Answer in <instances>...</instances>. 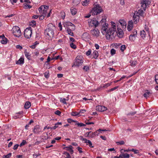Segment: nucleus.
Segmentation results:
<instances>
[{"label":"nucleus","instance_id":"nucleus-1","mask_svg":"<svg viewBox=\"0 0 158 158\" xmlns=\"http://www.w3.org/2000/svg\"><path fill=\"white\" fill-rule=\"evenodd\" d=\"M106 21V19H102L101 21L100 22L102 25L101 31L103 34H106V36L107 39L109 40L110 39L111 40H113L114 39L116 35V34H114L116 29V26L114 25L115 23L112 22V25L113 27L107 29L108 24L105 23Z\"/></svg>","mask_w":158,"mask_h":158},{"label":"nucleus","instance_id":"nucleus-2","mask_svg":"<svg viewBox=\"0 0 158 158\" xmlns=\"http://www.w3.org/2000/svg\"><path fill=\"white\" fill-rule=\"evenodd\" d=\"M48 28L45 30L44 34L49 40H52L54 36V30L55 27L52 23L48 24Z\"/></svg>","mask_w":158,"mask_h":158},{"label":"nucleus","instance_id":"nucleus-3","mask_svg":"<svg viewBox=\"0 0 158 158\" xmlns=\"http://www.w3.org/2000/svg\"><path fill=\"white\" fill-rule=\"evenodd\" d=\"M83 62V57L81 56H77L74 62L73 65L74 66L79 67L81 65Z\"/></svg>","mask_w":158,"mask_h":158},{"label":"nucleus","instance_id":"nucleus-4","mask_svg":"<svg viewBox=\"0 0 158 158\" xmlns=\"http://www.w3.org/2000/svg\"><path fill=\"white\" fill-rule=\"evenodd\" d=\"M12 32L14 36L18 37H19L21 35L20 29L18 26H15L13 27Z\"/></svg>","mask_w":158,"mask_h":158},{"label":"nucleus","instance_id":"nucleus-5","mask_svg":"<svg viewBox=\"0 0 158 158\" xmlns=\"http://www.w3.org/2000/svg\"><path fill=\"white\" fill-rule=\"evenodd\" d=\"M96 6L92 9L91 13L92 15H97L102 11V9L98 5H96Z\"/></svg>","mask_w":158,"mask_h":158},{"label":"nucleus","instance_id":"nucleus-6","mask_svg":"<svg viewBox=\"0 0 158 158\" xmlns=\"http://www.w3.org/2000/svg\"><path fill=\"white\" fill-rule=\"evenodd\" d=\"M32 34V30L31 27L26 29L24 31V35L25 38L29 39L31 38Z\"/></svg>","mask_w":158,"mask_h":158},{"label":"nucleus","instance_id":"nucleus-7","mask_svg":"<svg viewBox=\"0 0 158 158\" xmlns=\"http://www.w3.org/2000/svg\"><path fill=\"white\" fill-rule=\"evenodd\" d=\"M88 22L89 26L91 27L95 26L96 27L99 24L98 22L96 20V19H89L88 20Z\"/></svg>","mask_w":158,"mask_h":158},{"label":"nucleus","instance_id":"nucleus-8","mask_svg":"<svg viewBox=\"0 0 158 158\" xmlns=\"http://www.w3.org/2000/svg\"><path fill=\"white\" fill-rule=\"evenodd\" d=\"M137 11H135L133 16V20L135 24H136L139 21V16L138 15Z\"/></svg>","mask_w":158,"mask_h":158},{"label":"nucleus","instance_id":"nucleus-9","mask_svg":"<svg viewBox=\"0 0 158 158\" xmlns=\"http://www.w3.org/2000/svg\"><path fill=\"white\" fill-rule=\"evenodd\" d=\"M90 36L87 32L84 33L82 35V39L85 41H89L90 40Z\"/></svg>","mask_w":158,"mask_h":158},{"label":"nucleus","instance_id":"nucleus-10","mask_svg":"<svg viewBox=\"0 0 158 158\" xmlns=\"http://www.w3.org/2000/svg\"><path fill=\"white\" fill-rule=\"evenodd\" d=\"M91 34L93 36L97 37L99 36L100 33L99 30L97 29H95L91 30L90 31Z\"/></svg>","mask_w":158,"mask_h":158},{"label":"nucleus","instance_id":"nucleus-11","mask_svg":"<svg viewBox=\"0 0 158 158\" xmlns=\"http://www.w3.org/2000/svg\"><path fill=\"white\" fill-rule=\"evenodd\" d=\"M96 110L102 112L107 110V108L104 106H96Z\"/></svg>","mask_w":158,"mask_h":158},{"label":"nucleus","instance_id":"nucleus-12","mask_svg":"<svg viewBox=\"0 0 158 158\" xmlns=\"http://www.w3.org/2000/svg\"><path fill=\"white\" fill-rule=\"evenodd\" d=\"M40 131V126L39 125L35 126L33 130V132L35 134H39Z\"/></svg>","mask_w":158,"mask_h":158},{"label":"nucleus","instance_id":"nucleus-13","mask_svg":"<svg viewBox=\"0 0 158 158\" xmlns=\"http://www.w3.org/2000/svg\"><path fill=\"white\" fill-rule=\"evenodd\" d=\"M133 27V23L132 20L129 21L128 22L127 26V30L129 31H130L132 29Z\"/></svg>","mask_w":158,"mask_h":158},{"label":"nucleus","instance_id":"nucleus-14","mask_svg":"<svg viewBox=\"0 0 158 158\" xmlns=\"http://www.w3.org/2000/svg\"><path fill=\"white\" fill-rule=\"evenodd\" d=\"M118 33L117 35L118 36L119 38H122L124 34V33L122 30L121 29V28H118Z\"/></svg>","mask_w":158,"mask_h":158},{"label":"nucleus","instance_id":"nucleus-15","mask_svg":"<svg viewBox=\"0 0 158 158\" xmlns=\"http://www.w3.org/2000/svg\"><path fill=\"white\" fill-rule=\"evenodd\" d=\"M73 147L71 145H69L68 147H66L64 148V149L69 151L70 152L71 154H73V151L72 150Z\"/></svg>","mask_w":158,"mask_h":158},{"label":"nucleus","instance_id":"nucleus-16","mask_svg":"<svg viewBox=\"0 0 158 158\" xmlns=\"http://www.w3.org/2000/svg\"><path fill=\"white\" fill-rule=\"evenodd\" d=\"M70 10L71 14L73 15H76L77 12V9H76L75 7H71L70 9Z\"/></svg>","mask_w":158,"mask_h":158},{"label":"nucleus","instance_id":"nucleus-17","mask_svg":"<svg viewBox=\"0 0 158 158\" xmlns=\"http://www.w3.org/2000/svg\"><path fill=\"white\" fill-rule=\"evenodd\" d=\"M120 155H121V158H129L130 155L127 153H124V152H121Z\"/></svg>","mask_w":158,"mask_h":158},{"label":"nucleus","instance_id":"nucleus-18","mask_svg":"<svg viewBox=\"0 0 158 158\" xmlns=\"http://www.w3.org/2000/svg\"><path fill=\"white\" fill-rule=\"evenodd\" d=\"M141 5L143 9L145 10L147 7V4L145 3V2L143 0L141 2Z\"/></svg>","mask_w":158,"mask_h":158},{"label":"nucleus","instance_id":"nucleus-19","mask_svg":"<svg viewBox=\"0 0 158 158\" xmlns=\"http://www.w3.org/2000/svg\"><path fill=\"white\" fill-rule=\"evenodd\" d=\"M119 22L123 28H126V23L125 21H124L123 20H120L119 21Z\"/></svg>","mask_w":158,"mask_h":158},{"label":"nucleus","instance_id":"nucleus-20","mask_svg":"<svg viewBox=\"0 0 158 158\" xmlns=\"http://www.w3.org/2000/svg\"><path fill=\"white\" fill-rule=\"evenodd\" d=\"M24 63V59L23 58L21 57L18 61H16V63L17 64H23Z\"/></svg>","mask_w":158,"mask_h":158},{"label":"nucleus","instance_id":"nucleus-21","mask_svg":"<svg viewBox=\"0 0 158 158\" xmlns=\"http://www.w3.org/2000/svg\"><path fill=\"white\" fill-rule=\"evenodd\" d=\"M3 38L2 40L1 41V43L3 44H6L7 43V39L5 37L4 35H3Z\"/></svg>","mask_w":158,"mask_h":158},{"label":"nucleus","instance_id":"nucleus-22","mask_svg":"<svg viewBox=\"0 0 158 158\" xmlns=\"http://www.w3.org/2000/svg\"><path fill=\"white\" fill-rule=\"evenodd\" d=\"M24 53L25 56L28 60H29L31 59V55L29 53L27 52L26 50H25L24 52Z\"/></svg>","mask_w":158,"mask_h":158},{"label":"nucleus","instance_id":"nucleus-23","mask_svg":"<svg viewBox=\"0 0 158 158\" xmlns=\"http://www.w3.org/2000/svg\"><path fill=\"white\" fill-rule=\"evenodd\" d=\"M146 35V32L144 30L140 31V35L143 39L145 37Z\"/></svg>","mask_w":158,"mask_h":158},{"label":"nucleus","instance_id":"nucleus-24","mask_svg":"<svg viewBox=\"0 0 158 158\" xmlns=\"http://www.w3.org/2000/svg\"><path fill=\"white\" fill-rule=\"evenodd\" d=\"M92 55L93 56V58L95 59H96L98 57V52L97 51H94Z\"/></svg>","mask_w":158,"mask_h":158},{"label":"nucleus","instance_id":"nucleus-25","mask_svg":"<svg viewBox=\"0 0 158 158\" xmlns=\"http://www.w3.org/2000/svg\"><path fill=\"white\" fill-rule=\"evenodd\" d=\"M31 106V104L30 102H26L24 105V108L25 109H28Z\"/></svg>","mask_w":158,"mask_h":158},{"label":"nucleus","instance_id":"nucleus-26","mask_svg":"<svg viewBox=\"0 0 158 158\" xmlns=\"http://www.w3.org/2000/svg\"><path fill=\"white\" fill-rule=\"evenodd\" d=\"M146 91L147 92L143 94V96L145 98H147V97H148L150 96V94H151V93L148 90H146Z\"/></svg>","mask_w":158,"mask_h":158},{"label":"nucleus","instance_id":"nucleus-27","mask_svg":"<svg viewBox=\"0 0 158 158\" xmlns=\"http://www.w3.org/2000/svg\"><path fill=\"white\" fill-rule=\"evenodd\" d=\"M85 143H87V145H89L90 148H94V146H92V144L90 140H86V142H85Z\"/></svg>","mask_w":158,"mask_h":158},{"label":"nucleus","instance_id":"nucleus-28","mask_svg":"<svg viewBox=\"0 0 158 158\" xmlns=\"http://www.w3.org/2000/svg\"><path fill=\"white\" fill-rule=\"evenodd\" d=\"M67 31L69 34L72 36H73V33L70 28H68L67 29Z\"/></svg>","mask_w":158,"mask_h":158},{"label":"nucleus","instance_id":"nucleus-29","mask_svg":"<svg viewBox=\"0 0 158 158\" xmlns=\"http://www.w3.org/2000/svg\"><path fill=\"white\" fill-rule=\"evenodd\" d=\"M63 154L66 156L65 158H72L69 154L66 152H64Z\"/></svg>","mask_w":158,"mask_h":158},{"label":"nucleus","instance_id":"nucleus-30","mask_svg":"<svg viewBox=\"0 0 158 158\" xmlns=\"http://www.w3.org/2000/svg\"><path fill=\"white\" fill-rule=\"evenodd\" d=\"M64 26L65 27H66V26H74L73 24V23H71V22H66V23H64Z\"/></svg>","mask_w":158,"mask_h":158},{"label":"nucleus","instance_id":"nucleus-31","mask_svg":"<svg viewBox=\"0 0 158 158\" xmlns=\"http://www.w3.org/2000/svg\"><path fill=\"white\" fill-rule=\"evenodd\" d=\"M131 65V66H135L136 65V61L131 60L130 61Z\"/></svg>","mask_w":158,"mask_h":158},{"label":"nucleus","instance_id":"nucleus-32","mask_svg":"<svg viewBox=\"0 0 158 158\" xmlns=\"http://www.w3.org/2000/svg\"><path fill=\"white\" fill-rule=\"evenodd\" d=\"M138 15L139 16L140 15L141 16H143V10L141 9L139 10L138 12Z\"/></svg>","mask_w":158,"mask_h":158},{"label":"nucleus","instance_id":"nucleus-33","mask_svg":"<svg viewBox=\"0 0 158 158\" xmlns=\"http://www.w3.org/2000/svg\"><path fill=\"white\" fill-rule=\"evenodd\" d=\"M83 70L85 72H87L89 70V68L88 66H85L83 68Z\"/></svg>","mask_w":158,"mask_h":158},{"label":"nucleus","instance_id":"nucleus-34","mask_svg":"<svg viewBox=\"0 0 158 158\" xmlns=\"http://www.w3.org/2000/svg\"><path fill=\"white\" fill-rule=\"evenodd\" d=\"M89 0H85L83 1L82 3V5L84 6H86L89 2Z\"/></svg>","mask_w":158,"mask_h":158},{"label":"nucleus","instance_id":"nucleus-35","mask_svg":"<svg viewBox=\"0 0 158 158\" xmlns=\"http://www.w3.org/2000/svg\"><path fill=\"white\" fill-rule=\"evenodd\" d=\"M75 125H77L79 127L85 126H86V124L82 123H76L75 124Z\"/></svg>","mask_w":158,"mask_h":158},{"label":"nucleus","instance_id":"nucleus-36","mask_svg":"<svg viewBox=\"0 0 158 158\" xmlns=\"http://www.w3.org/2000/svg\"><path fill=\"white\" fill-rule=\"evenodd\" d=\"M126 49V46L124 45H122L120 47V50L122 52H123Z\"/></svg>","mask_w":158,"mask_h":158},{"label":"nucleus","instance_id":"nucleus-37","mask_svg":"<svg viewBox=\"0 0 158 158\" xmlns=\"http://www.w3.org/2000/svg\"><path fill=\"white\" fill-rule=\"evenodd\" d=\"M70 46L71 48L74 49H75L77 48L76 45L73 43H70Z\"/></svg>","mask_w":158,"mask_h":158},{"label":"nucleus","instance_id":"nucleus-38","mask_svg":"<svg viewBox=\"0 0 158 158\" xmlns=\"http://www.w3.org/2000/svg\"><path fill=\"white\" fill-rule=\"evenodd\" d=\"M36 24V22L34 20H32L31 21V23H30V25L33 27L35 26Z\"/></svg>","mask_w":158,"mask_h":158},{"label":"nucleus","instance_id":"nucleus-39","mask_svg":"<svg viewBox=\"0 0 158 158\" xmlns=\"http://www.w3.org/2000/svg\"><path fill=\"white\" fill-rule=\"evenodd\" d=\"M143 1H145V3L148 5L150 4L151 2V0H143Z\"/></svg>","mask_w":158,"mask_h":158},{"label":"nucleus","instance_id":"nucleus-40","mask_svg":"<svg viewBox=\"0 0 158 158\" xmlns=\"http://www.w3.org/2000/svg\"><path fill=\"white\" fill-rule=\"evenodd\" d=\"M27 143V142L25 140H23L22 142L20 144V146L21 147Z\"/></svg>","mask_w":158,"mask_h":158},{"label":"nucleus","instance_id":"nucleus-41","mask_svg":"<svg viewBox=\"0 0 158 158\" xmlns=\"http://www.w3.org/2000/svg\"><path fill=\"white\" fill-rule=\"evenodd\" d=\"M66 99L64 98L63 99H62V98H61L60 99V101L64 104H65L66 103Z\"/></svg>","mask_w":158,"mask_h":158},{"label":"nucleus","instance_id":"nucleus-42","mask_svg":"<svg viewBox=\"0 0 158 158\" xmlns=\"http://www.w3.org/2000/svg\"><path fill=\"white\" fill-rule=\"evenodd\" d=\"M43 6H41L39 8V11L40 12V13H42L43 11L44 10V9H43Z\"/></svg>","mask_w":158,"mask_h":158},{"label":"nucleus","instance_id":"nucleus-43","mask_svg":"<svg viewBox=\"0 0 158 158\" xmlns=\"http://www.w3.org/2000/svg\"><path fill=\"white\" fill-rule=\"evenodd\" d=\"M79 113L76 112H73L71 114L73 116H76L79 114Z\"/></svg>","mask_w":158,"mask_h":158},{"label":"nucleus","instance_id":"nucleus-44","mask_svg":"<svg viewBox=\"0 0 158 158\" xmlns=\"http://www.w3.org/2000/svg\"><path fill=\"white\" fill-rule=\"evenodd\" d=\"M116 143L117 145H123L124 144V142L123 141H121L119 142H117Z\"/></svg>","mask_w":158,"mask_h":158},{"label":"nucleus","instance_id":"nucleus-45","mask_svg":"<svg viewBox=\"0 0 158 158\" xmlns=\"http://www.w3.org/2000/svg\"><path fill=\"white\" fill-rule=\"evenodd\" d=\"M116 51L113 48L110 51V53L111 55H113L115 53Z\"/></svg>","mask_w":158,"mask_h":158},{"label":"nucleus","instance_id":"nucleus-46","mask_svg":"<svg viewBox=\"0 0 158 158\" xmlns=\"http://www.w3.org/2000/svg\"><path fill=\"white\" fill-rule=\"evenodd\" d=\"M111 83H112V82L110 83H107L106 84H104L103 87H105V88L107 87L110 85Z\"/></svg>","mask_w":158,"mask_h":158},{"label":"nucleus","instance_id":"nucleus-47","mask_svg":"<svg viewBox=\"0 0 158 158\" xmlns=\"http://www.w3.org/2000/svg\"><path fill=\"white\" fill-rule=\"evenodd\" d=\"M129 39L131 41H134L135 40V38L133 37L132 35H130L129 36Z\"/></svg>","mask_w":158,"mask_h":158},{"label":"nucleus","instance_id":"nucleus-48","mask_svg":"<svg viewBox=\"0 0 158 158\" xmlns=\"http://www.w3.org/2000/svg\"><path fill=\"white\" fill-rule=\"evenodd\" d=\"M87 56H88L91 54V50L89 49L86 53Z\"/></svg>","mask_w":158,"mask_h":158},{"label":"nucleus","instance_id":"nucleus-49","mask_svg":"<svg viewBox=\"0 0 158 158\" xmlns=\"http://www.w3.org/2000/svg\"><path fill=\"white\" fill-rule=\"evenodd\" d=\"M118 86H115L114 88H113L111 89H110L109 91V92H111V91H114V90H115V89H117L118 88Z\"/></svg>","mask_w":158,"mask_h":158},{"label":"nucleus","instance_id":"nucleus-50","mask_svg":"<svg viewBox=\"0 0 158 158\" xmlns=\"http://www.w3.org/2000/svg\"><path fill=\"white\" fill-rule=\"evenodd\" d=\"M21 2H26L28 3H30L31 2L29 0H20Z\"/></svg>","mask_w":158,"mask_h":158},{"label":"nucleus","instance_id":"nucleus-51","mask_svg":"<svg viewBox=\"0 0 158 158\" xmlns=\"http://www.w3.org/2000/svg\"><path fill=\"white\" fill-rule=\"evenodd\" d=\"M54 113L56 115H60L61 113V112L59 110H57Z\"/></svg>","mask_w":158,"mask_h":158},{"label":"nucleus","instance_id":"nucleus-52","mask_svg":"<svg viewBox=\"0 0 158 158\" xmlns=\"http://www.w3.org/2000/svg\"><path fill=\"white\" fill-rule=\"evenodd\" d=\"M101 131V129H99L98 130L96 131L95 132H94V134L95 135H98V131Z\"/></svg>","mask_w":158,"mask_h":158},{"label":"nucleus","instance_id":"nucleus-53","mask_svg":"<svg viewBox=\"0 0 158 158\" xmlns=\"http://www.w3.org/2000/svg\"><path fill=\"white\" fill-rule=\"evenodd\" d=\"M129 151H130V149H129L127 150H124L122 149L121 150V152H128Z\"/></svg>","mask_w":158,"mask_h":158},{"label":"nucleus","instance_id":"nucleus-54","mask_svg":"<svg viewBox=\"0 0 158 158\" xmlns=\"http://www.w3.org/2000/svg\"><path fill=\"white\" fill-rule=\"evenodd\" d=\"M47 10H43V12H42V13H41V14H42L43 15H44V16H46V14L47 13Z\"/></svg>","mask_w":158,"mask_h":158},{"label":"nucleus","instance_id":"nucleus-55","mask_svg":"<svg viewBox=\"0 0 158 158\" xmlns=\"http://www.w3.org/2000/svg\"><path fill=\"white\" fill-rule=\"evenodd\" d=\"M77 149L79 151L80 153H81L83 152L82 151V148L78 147L77 148Z\"/></svg>","mask_w":158,"mask_h":158},{"label":"nucleus","instance_id":"nucleus-56","mask_svg":"<svg viewBox=\"0 0 158 158\" xmlns=\"http://www.w3.org/2000/svg\"><path fill=\"white\" fill-rule=\"evenodd\" d=\"M43 6V8L44 9V10H48L49 8V6H48L44 5Z\"/></svg>","mask_w":158,"mask_h":158},{"label":"nucleus","instance_id":"nucleus-57","mask_svg":"<svg viewBox=\"0 0 158 158\" xmlns=\"http://www.w3.org/2000/svg\"><path fill=\"white\" fill-rule=\"evenodd\" d=\"M19 144H15L14 146V147H13V149L14 150H16L18 148V147H19Z\"/></svg>","mask_w":158,"mask_h":158},{"label":"nucleus","instance_id":"nucleus-58","mask_svg":"<svg viewBox=\"0 0 158 158\" xmlns=\"http://www.w3.org/2000/svg\"><path fill=\"white\" fill-rule=\"evenodd\" d=\"M45 16L44 15H41V16H40L39 17V19L40 20H43V19H44V17H45Z\"/></svg>","mask_w":158,"mask_h":158},{"label":"nucleus","instance_id":"nucleus-59","mask_svg":"<svg viewBox=\"0 0 158 158\" xmlns=\"http://www.w3.org/2000/svg\"><path fill=\"white\" fill-rule=\"evenodd\" d=\"M16 48L17 49H22L23 48L22 47L19 45H17L16 46Z\"/></svg>","mask_w":158,"mask_h":158},{"label":"nucleus","instance_id":"nucleus-60","mask_svg":"<svg viewBox=\"0 0 158 158\" xmlns=\"http://www.w3.org/2000/svg\"><path fill=\"white\" fill-rule=\"evenodd\" d=\"M28 4L27 3H25L23 4V7L25 9H27V6Z\"/></svg>","mask_w":158,"mask_h":158},{"label":"nucleus","instance_id":"nucleus-61","mask_svg":"<svg viewBox=\"0 0 158 158\" xmlns=\"http://www.w3.org/2000/svg\"><path fill=\"white\" fill-rule=\"evenodd\" d=\"M11 153H9L7 155H6V158H9L11 156Z\"/></svg>","mask_w":158,"mask_h":158},{"label":"nucleus","instance_id":"nucleus-62","mask_svg":"<svg viewBox=\"0 0 158 158\" xmlns=\"http://www.w3.org/2000/svg\"><path fill=\"white\" fill-rule=\"evenodd\" d=\"M57 76L58 78H60L63 76V74H58L57 75Z\"/></svg>","mask_w":158,"mask_h":158},{"label":"nucleus","instance_id":"nucleus-63","mask_svg":"<svg viewBox=\"0 0 158 158\" xmlns=\"http://www.w3.org/2000/svg\"><path fill=\"white\" fill-rule=\"evenodd\" d=\"M100 138L102 139H103L104 140H106V138L105 136H103L101 135L100 136Z\"/></svg>","mask_w":158,"mask_h":158},{"label":"nucleus","instance_id":"nucleus-64","mask_svg":"<svg viewBox=\"0 0 158 158\" xmlns=\"http://www.w3.org/2000/svg\"><path fill=\"white\" fill-rule=\"evenodd\" d=\"M95 47L96 49H98L99 48V45L97 44H95Z\"/></svg>","mask_w":158,"mask_h":158}]
</instances>
